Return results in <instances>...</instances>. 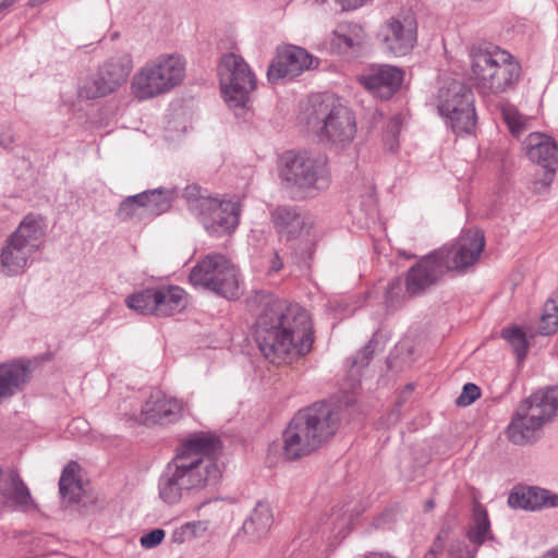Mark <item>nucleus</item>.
<instances>
[{
  "instance_id": "1",
  "label": "nucleus",
  "mask_w": 558,
  "mask_h": 558,
  "mask_svg": "<svg viewBox=\"0 0 558 558\" xmlns=\"http://www.w3.org/2000/svg\"><path fill=\"white\" fill-rule=\"evenodd\" d=\"M255 341L266 360L288 364L306 355L313 345L308 312L286 300L269 299L255 323Z\"/></svg>"
},
{
  "instance_id": "2",
  "label": "nucleus",
  "mask_w": 558,
  "mask_h": 558,
  "mask_svg": "<svg viewBox=\"0 0 558 558\" xmlns=\"http://www.w3.org/2000/svg\"><path fill=\"white\" fill-rule=\"evenodd\" d=\"M220 450L217 436L197 433L185 439L159 477L160 498L173 505L185 495L214 487L221 478L216 461Z\"/></svg>"
},
{
  "instance_id": "3",
  "label": "nucleus",
  "mask_w": 558,
  "mask_h": 558,
  "mask_svg": "<svg viewBox=\"0 0 558 558\" xmlns=\"http://www.w3.org/2000/svg\"><path fill=\"white\" fill-rule=\"evenodd\" d=\"M339 412L328 403H314L295 413L283 432V452L295 460L316 451L335 436Z\"/></svg>"
},
{
  "instance_id": "4",
  "label": "nucleus",
  "mask_w": 558,
  "mask_h": 558,
  "mask_svg": "<svg viewBox=\"0 0 558 558\" xmlns=\"http://www.w3.org/2000/svg\"><path fill=\"white\" fill-rule=\"evenodd\" d=\"M471 78L483 95H499L513 88L521 75V65L514 57L492 44L474 46L470 50Z\"/></svg>"
},
{
  "instance_id": "5",
  "label": "nucleus",
  "mask_w": 558,
  "mask_h": 558,
  "mask_svg": "<svg viewBox=\"0 0 558 558\" xmlns=\"http://www.w3.org/2000/svg\"><path fill=\"white\" fill-rule=\"evenodd\" d=\"M278 177L283 187L304 196L328 190L331 172L326 156L306 150H289L280 156Z\"/></svg>"
},
{
  "instance_id": "6",
  "label": "nucleus",
  "mask_w": 558,
  "mask_h": 558,
  "mask_svg": "<svg viewBox=\"0 0 558 558\" xmlns=\"http://www.w3.org/2000/svg\"><path fill=\"white\" fill-rule=\"evenodd\" d=\"M46 230L47 222L41 215H26L1 247L0 272L8 277L22 274L32 256L39 251Z\"/></svg>"
},
{
  "instance_id": "7",
  "label": "nucleus",
  "mask_w": 558,
  "mask_h": 558,
  "mask_svg": "<svg viewBox=\"0 0 558 558\" xmlns=\"http://www.w3.org/2000/svg\"><path fill=\"white\" fill-rule=\"evenodd\" d=\"M306 124L322 140L333 145L351 143L356 133L353 112L332 96L311 102L306 109Z\"/></svg>"
},
{
  "instance_id": "8",
  "label": "nucleus",
  "mask_w": 558,
  "mask_h": 558,
  "mask_svg": "<svg viewBox=\"0 0 558 558\" xmlns=\"http://www.w3.org/2000/svg\"><path fill=\"white\" fill-rule=\"evenodd\" d=\"M184 77V58L180 54H161L133 76L131 88L137 99L146 100L170 92Z\"/></svg>"
},
{
  "instance_id": "9",
  "label": "nucleus",
  "mask_w": 558,
  "mask_h": 558,
  "mask_svg": "<svg viewBox=\"0 0 558 558\" xmlns=\"http://www.w3.org/2000/svg\"><path fill=\"white\" fill-rule=\"evenodd\" d=\"M190 282L226 299L240 296L239 270L223 254L211 253L201 259L190 272Z\"/></svg>"
},
{
  "instance_id": "10",
  "label": "nucleus",
  "mask_w": 558,
  "mask_h": 558,
  "mask_svg": "<svg viewBox=\"0 0 558 558\" xmlns=\"http://www.w3.org/2000/svg\"><path fill=\"white\" fill-rule=\"evenodd\" d=\"M437 109L454 133H471L476 124L474 95L463 83L447 82L437 93Z\"/></svg>"
},
{
  "instance_id": "11",
  "label": "nucleus",
  "mask_w": 558,
  "mask_h": 558,
  "mask_svg": "<svg viewBox=\"0 0 558 558\" xmlns=\"http://www.w3.org/2000/svg\"><path fill=\"white\" fill-rule=\"evenodd\" d=\"M218 76L225 101L230 108L244 109L256 78L245 60L235 53L225 54L218 64Z\"/></svg>"
},
{
  "instance_id": "12",
  "label": "nucleus",
  "mask_w": 558,
  "mask_h": 558,
  "mask_svg": "<svg viewBox=\"0 0 558 558\" xmlns=\"http://www.w3.org/2000/svg\"><path fill=\"white\" fill-rule=\"evenodd\" d=\"M522 148L531 162L544 169L543 175L532 182L531 190L536 194L548 192L558 171V142L545 133L532 132Z\"/></svg>"
},
{
  "instance_id": "13",
  "label": "nucleus",
  "mask_w": 558,
  "mask_h": 558,
  "mask_svg": "<svg viewBox=\"0 0 558 558\" xmlns=\"http://www.w3.org/2000/svg\"><path fill=\"white\" fill-rule=\"evenodd\" d=\"M383 49L395 57L409 54L417 40V22L410 12L388 19L378 33Z\"/></svg>"
},
{
  "instance_id": "14",
  "label": "nucleus",
  "mask_w": 558,
  "mask_h": 558,
  "mask_svg": "<svg viewBox=\"0 0 558 558\" xmlns=\"http://www.w3.org/2000/svg\"><path fill=\"white\" fill-rule=\"evenodd\" d=\"M485 246L484 233L478 229L463 231L454 244L442 246L435 251V256H439L447 271H461L472 266L477 259Z\"/></svg>"
},
{
  "instance_id": "15",
  "label": "nucleus",
  "mask_w": 558,
  "mask_h": 558,
  "mask_svg": "<svg viewBox=\"0 0 558 558\" xmlns=\"http://www.w3.org/2000/svg\"><path fill=\"white\" fill-rule=\"evenodd\" d=\"M206 204L196 217L206 232L215 238L231 235L240 225V203L214 197Z\"/></svg>"
},
{
  "instance_id": "16",
  "label": "nucleus",
  "mask_w": 558,
  "mask_h": 558,
  "mask_svg": "<svg viewBox=\"0 0 558 558\" xmlns=\"http://www.w3.org/2000/svg\"><path fill=\"white\" fill-rule=\"evenodd\" d=\"M447 267L439 256H435V251L422 257L407 272L404 287L408 295H421L436 286L448 272Z\"/></svg>"
},
{
  "instance_id": "17",
  "label": "nucleus",
  "mask_w": 558,
  "mask_h": 558,
  "mask_svg": "<svg viewBox=\"0 0 558 558\" xmlns=\"http://www.w3.org/2000/svg\"><path fill=\"white\" fill-rule=\"evenodd\" d=\"M313 62V56L304 48L286 45L277 48L276 57L267 70V77L275 83L281 78H293L305 70H308Z\"/></svg>"
},
{
  "instance_id": "18",
  "label": "nucleus",
  "mask_w": 558,
  "mask_h": 558,
  "mask_svg": "<svg viewBox=\"0 0 558 558\" xmlns=\"http://www.w3.org/2000/svg\"><path fill=\"white\" fill-rule=\"evenodd\" d=\"M183 410L181 400L166 396L162 391H153L144 402L140 422L147 425L170 424L179 420Z\"/></svg>"
},
{
  "instance_id": "19",
  "label": "nucleus",
  "mask_w": 558,
  "mask_h": 558,
  "mask_svg": "<svg viewBox=\"0 0 558 558\" xmlns=\"http://www.w3.org/2000/svg\"><path fill=\"white\" fill-rule=\"evenodd\" d=\"M359 81L375 97L389 99L400 88L403 71L389 64H375Z\"/></svg>"
},
{
  "instance_id": "20",
  "label": "nucleus",
  "mask_w": 558,
  "mask_h": 558,
  "mask_svg": "<svg viewBox=\"0 0 558 558\" xmlns=\"http://www.w3.org/2000/svg\"><path fill=\"white\" fill-rule=\"evenodd\" d=\"M517 411L529 422L542 428L558 411V387L533 393L519 405Z\"/></svg>"
},
{
  "instance_id": "21",
  "label": "nucleus",
  "mask_w": 558,
  "mask_h": 558,
  "mask_svg": "<svg viewBox=\"0 0 558 558\" xmlns=\"http://www.w3.org/2000/svg\"><path fill=\"white\" fill-rule=\"evenodd\" d=\"M508 505L513 509L531 511L554 508L558 507V495L536 486L522 487L509 495Z\"/></svg>"
},
{
  "instance_id": "22",
  "label": "nucleus",
  "mask_w": 558,
  "mask_h": 558,
  "mask_svg": "<svg viewBox=\"0 0 558 558\" xmlns=\"http://www.w3.org/2000/svg\"><path fill=\"white\" fill-rule=\"evenodd\" d=\"M0 495L4 504L14 509L27 511L34 507L28 488L15 471L1 473Z\"/></svg>"
},
{
  "instance_id": "23",
  "label": "nucleus",
  "mask_w": 558,
  "mask_h": 558,
  "mask_svg": "<svg viewBox=\"0 0 558 558\" xmlns=\"http://www.w3.org/2000/svg\"><path fill=\"white\" fill-rule=\"evenodd\" d=\"M366 34L356 23H339L330 37V49L339 54L357 52L365 44Z\"/></svg>"
},
{
  "instance_id": "24",
  "label": "nucleus",
  "mask_w": 558,
  "mask_h": 558,
  "mask_svg": "<svg viewBox=\"0 0 558 558\" xmlns=\"http://www.w3.org/2000/svg\"><path fill=\"white\" fill-rule=\"evenodd\" d=\"M28 364L8 362L0 364V404L22 390L29 381Z\"/></svg>"
},
{
  "instance_id": "25",
  "label": "nucleus",
  "mask_w": 558,
  "mask_h": 558,
  "mask_svg": "<svg viewBox=\"0 0 558 558\" xmlns=\"http://www.w3.org/2000/svg\"><path fill=\"white\" fill-rule=\"evenodd\" d=\"M271 221L281 235H286L288 240L301 235L306 223L300 215L296 207L289 205L277 206L271 211Z\"/></svg>"
},
{
  "instance_id": "26",
  "label": "nucleus",
  "mask_w": 558,
  "mask_h": 558,
  "mask_svg": "<svg viewBox=\"0 0 558 558\" xmlns=\"http://www.w3.org/2000/svg\"><path fill=\"white\" fill-rule=\"evenodd\" d=\"M156 316L167 317L186 306L185 291L178 286H161L155 290Z\"/></svg>"
},
{
  "instance_id": "27",
  "label": "nucleus",
  "mask_w": 558,
  "mask_h": 558,
  "mask_svg": "<svg viewBox=\"0 0 558 558\" xmlns=\"http://www.w3.org/2000/svg\"><path fill=\"white\" fill-rule=\"evenodd\" d=\"M132 58L129 53H121L109 58L99 68V72L116 92L126 83L132 71Z\"/></svg>"
},
{
  "instance_id": "28",
  "label": "nucleus",
  "mask_w": 558,
  "mask_h": 558,
  "mask_svg": "<svg viewBox=\"0 0 558 558\" xmlns=\"http://www.w3.org/2000/svg\"><path fill=\"white\" fill-rule=\"evenodd\" d=\"M274 522V514L268 504L258 501L251 515L243 523V531L252 541L265 536Z\"/></svg>"
},
{
  "instance_id": "29",
  "label": "nucleus",
  "mask_w": 558,
  "mask_h": 558,
  "mask_svg": "<svg viewBox=\"0 0 558 558\" xmlns=\"http://www.w3.org/2000/svg\"><path fill=\"white\" fill-rule=\"evenodd\" d=\"M78 472V463L72 461L63 469L59 481L60 495L63 499H66L69 504L78 502L83 492Z\"/></svg>"
},
{
  "instance_id": "30",
  "label": "nucleus",
  "mask_w": 558,
  "mask_h": 558,
  "mask_svg": "<svg viewBox=\"0 0 558 558\" xmlns=\"http://www.w3.org/2000/svg\"><path fill=\"white\" fill-rule=\"evenodd\" d=\"M541 428L537 424L529 422L525 416H521L519 412H515L510 425L508 426L507 433L510 441L514 445H526L536 440Z\"/></svg>"
},
{
  "instance_id": "31",
  "label": "nucleus",
  "mask_w": 558,
  "mask_h": 558,
  "mask_svg": "<svg viewBox=\"0 0 558 558\" xmlns=\"http://www.w3.org/2000/svg\"><path fill=\"white\" fill-rule=\"evenodd\" d=\"M113 92L99 70L85 76L78 87V96L87 100L106 97Z\"/></svg>"
},
{
  "instance_id": "32",
  "label": "nucleus",
  "mask_w": 558,
  "mask_h": 558,
  "mask_svg": "<svg viewBox=\"0 0 558 558\" xmlns=\"http://www.w3.org/2000/svg\"><path fill=\"white\" fill-rule=\"evenodd\" d=\"M488 537H490V522L487 510L481 504H476L473 507V525L468 532V538L478 547Z\"/></svg>"
},
{
  "instance_id": "33",
  "label": "nucleus",
  "mask_w": 558,
  "mask_h": 558,
  "mask_svg": "<svg viewBox=\"0 0 558 558\" xmlns=\"http://www.w3.org/2000/svg\"><path fill=\"white\" fill-rule=\"evenodd\" d=\"M145 195L144 207L148 217L159 216L166 213L171 206V192L165 189H155L138 193Z\"/></svg>"
},
{
  "instance_id": "34",
  "label": "nucleus",
  "mask_w": 558,
  "mask_h": 558,
  "mask_svg": "<svg viewBox=\"0 0 558 558\" xmlns=\"http://www.w3.org/2000/svg\"><path fill=\"white\" fill-rule=\"evenodd\" d=\"M155 290L156 287L146 288L129 295L125 299L126 306L140 314L156 316Z\"/></svg>"
},
{
  "instance_id": "35",
  "label": "nucleus",
  "mask_w": 558,
  "mask_h": 558,
  "mask_svg": "<svg viewBox=\"0 0 558 558\" xmlns=\"http://www.w3.org/2000/svg\"><path fill=\"white\" fill-rule=\"evenodd\" d=\"M500 110L502 119L513 136L519 137L529 129L531 119L519 112L514 106L510 104H502L500 106Z\"/></svg>"
},
{
  "instance_id": "36",
  "label": "nucleus",
  "mask_w": 558,
  "mask_h": 558,
  "mask_svg": "<svg viewBox=\"0 0 558 558\" xmlns=\"http://www.w3.org/2000/svg\"><path fill=\"white\" fill-rule=\"evenodd\" d=\"M145 195H132L128 196L123 199L117 210V217L122 221H128L131 219H143L147 216V213L144 207L143 198Z\"/></svg>"
},
{
  "instance_id": "37",
  "label": "nucleus",
  "mask_w": 558,
  "mask_h": 558,
  "mask_svg": "<svg viewBox=\"0 0 558 558\" xmlns=\"http://www.w3.org/2000/svg\"><path fill=\"white\" fill-rule=\"evenodd\" d=\"M183 196L187 202L190 211L196 217L207 205L206 203L214 198L206 194V191H203L202 187L196 184L186 186L184 189Z\"/></svg>"
},
{
  "instance_id": "38",
  "label": "nucleus",
  "mask_w": 558,
  "mask_h": 558,
  "mask_svg": "<svg viewBox=\"0 0 558 558\" xmlns=\"http://www.w3.org/2000/svg\"><path fill=\"white\" fill-rule=\"evenodd\" d=\"M502 337L512 347L518 360L521 362L524 360L529 343L525 333L519 327H510L502 330Z\"/></svg>"
},
{
  "instance_id": "39",
  "label": "nucleus",
  "mask_w": 558,
  "mask_h": 558,
  "mask_svg": "<svg viewBox=\"0 0 558 558\" xmlns=\"http://www.w3.org/2000/svg\"><path fill=\"white\" fill-rule=\"evenodd\" d=\"M376 345L377 341L375 340V338H372L367 342V344L362 350L356 352V354L352 357L350 376L353 377L354 380H360V372L362 368L366 367L369 364V361L375 352Z\"/></svg>"
},
{
  "instance_id": "40",
  "label": "nucleus",
  "mask_w": 558,
  "mask_h": 558,
  "mask_svg": "<svg viewBox=\"0 0 558 558\" xmlns=\"http://www.w3.org/2000/svg\"><path fill=\"white\" fill-rule=\"evenodd\" d=\"M407 291H403V286L400 279L393 280L387 288L385 294V302L387 307L395 308L401 304L405 296Z\"/></svg>"
},
{
  "instance_id": "41",
  "label": "nucleus",
  "mask_w": 558,
  "mask_h": 558,
  "mask_svg": "<svg viewBox=\"0 0 558 558\" xmlns=\"http://www.w3.org/2000/svg\"><path fill=\"white\" fill-rule=\"evenodd\" d=\"M402 129V119L399 116L392 117L386 126L385 142L390 149H395L399 143V134Z\"/></svg>"
},
{
  "instance_id": "42",
  "label": "nucleus",
  "mask_w": 558,
  "mask_h": 558,
  "mask_svg": "<svg viewBox=\"0 0 558 558\" xmlns=\"http://www.w3.org/2000/svg\"><path fill=\"white\" fill-rule=\"evenodd\" d=\"M481 396V390L475 384H465L461 395L457 399V404L468 407L472 404Z\"/></svg>"
},
{
  "instance_id": "43",
  "label": "nucleus",
  "mask_w": 558,
  "mask_h": 558,
  "mask_svg": "<svg viewBox=\"0 0 558 558\" xmlns=\"http://www.w3.org/2000/svg\"><path fill=\"white\" fill-rule=\"evenodd\" d=\"M477 547L470 548L462 541H454L451 543L449 548V555L452 558H475Z\"/></svg>"
},
{
  "instance_id": "44",
  "label": "nucleus",
  "mask_w": 558,
  "mask_h": 558,
  "mask_svg": "<svg viewBox=\"0 0 558 558\" xmlns=\"http://www.w3.org/2000/svg\"><path fill=\"white\" fill-rule=\"evenodd\" d=\"M558 330V316L542 313L538 323V332L544 336L551 335Z\"/></svg>"
},
{
  "instance_id": "45",
  "label": "nucleus",
  "mask_w": 558,
  "mask_h": 558,
  "mask_svg": "<svg viewBox=\"0 0 558 558\" xmlns=\"http://www.w3.org/2000/svg\"><path fill=\"white\" fill-rule=\"evenodd\" d=\"M165 535L162 529H155L141 537V545L146 549L154 548L162 542Z\"/></svg>"
},
{
  "instance_id": "46",
  "label": "nucleus",
  "mask_w": 558,
  "mask_h": 558,
  "mask_svg": "<svg viewBox=\"0 0 558 558\" xmlns=\"http://www.w3.org/2000/svg\"><path fill=\"white\" fill-rule=\"evenodd\" d=\"M347 522L348 519L345 517V511H342L341 508L335 509L325 524L327 525V529L336 530L337 527H342Z\"/></svg>"
},
{
  "instance_id": "47",
  "label": "nucleus",
  "mask_w": 558,
  "mask_h": 558,
  "mask_svg": "<svg viewBox=\"0 0 558 558\" xmlns=\"http://www.w3.org/2000/svg\"><path fill=\"white\" fill-rule=\"evenodd\" d=\"M191 538L192 536L190 535V533H187L184 525H181L180 527L175 529L171 535L172 542L177 544H182Z\"/></svg>"
},
{
  "instance_id": "48",
  "label": "nucleus",
  "mask_w": 558,
  "mask_h": 558,
  "mask_svg": "<svg viewBox=\"0 0 558 558\" xmlns=\"http://www.w3.org/2000/svg\"><path fill=\"white\" fill-rule=\"evenodd\" d=\"M183 525L192 537L196 536L199 533V531L206 530L204 523L201 521L186 522Z\"/></svg>"
},
{
  "instance_id": "49",
  "label": "nucleus",
  "mask_w": 558,
  "mask_h": 558,
  "mask_svg": "<svg viewBox=\"0 0 558 558\" xmlns=\"http://www.w3.org/2000/svg\"><path fill=\"white\" fill-rule=\"evenodd\" d=\"M448 532L445 530V529H441L440 533L438 534V536L436 537V539L434 541L429 551L430 553H434V554H439L444 549V542H442V537L444 536H447Z\"/></svg>"
},
{
  "instance_id": "50",
  "label": "nucleus",
  "mask_w": 558,
  "mask_h": 558,
  "mask_svg": "<svg viewBox=\"0 0 558 558\" xmlns=\"http://www.w3.org/2000/svg\"><path fill=\"white\" fill-rule=\"evenodd\" d=\"M543 313L558 316V299H548L544 304Z\"/></svg>"
},
{
  "instance_id": "51",
  "label": "nucleus",
  "mask_w": 558,
  "mask_h": 558,
  "mask_svg": "<svg viewBox=\"0 0 558 558\" xmlns=\"http://www.w3.org/2000/svg\"><path fill=\"white\" fill-rule=\"evenodd\" d=\"M283 267V262L277 251L274 252L270 258L269 271L277 272Z\"/></svg>"
},
{
  "instance_id": "52",
  "label": "nucleus",
  "mask_w": 558,
  "mask_h": 558,
  "mask_svg": "<svg viewBox=\"0 0 558 558\" xmlns=\"http://www.w3.org/2000/svg\"><path fill=\"white\" fill-rule=\"evenodd\" d=\"M344 10H353L362 7L366 0H338Z\"/></svg>"
},
{
  "instance_id": "53",
  "label": "nucleus",
  "mask_w": 558,
  "mask_h": 558,
  "mask_svg": "<svg viewBox=\"0 0 558 558\" xmlns=\"http://www.w3.org/2000/svg\"><path fill=\"white\" fill-rule=\"evenodd\" d=\"M82 429L83 432H86L87 430V423L81 418H74L70 425H69V429L70 432L72 433L73 429Z\"/></svg>"
},
{
  "instance_id": "54",
  "label": "nucleus",
  "mask_w": 558,
  "mask_h": 558,
  "mask_svg": "<svg viewBox=\"0 0 558 558\" xmlns=\"http://www.w3.org/2000/svg\"><path fill=\"white\" fill-rule=\"evenodd\" d=\"M13 143L11 135H0V146L8 148Z\"/></svg>"
},
{
  "instance_id": "55",
  "label": "nucleus",
  "mask_w": 558,
  "mask_h": 558,
  "mask_svg": "<svg viewBox=\"0 0 558 558\" xmlns=\"http://www.w3.org/2000/svg\"><path fill=\"white\" fill-rule=\"evenodd\" d=\"M15 2L16 0H2L0 2V14H2L5 10L11 8Z\"/></svg>"
},
{
  "instance_id": "56",
  "label": "nucleus",
  "mask_w": 558,
  "mask_h": 558,
  "mask_svg": "<svg viewBox=\"0 0 558 558\" xmlns=\"http://www.w3.org/2000/svg\"><path fill=\"white\" fill-rule=\"evenodd\" d=\"M541 558H558V546L546 551Z\"/></svg>"
},
{
  "instance_id": "57",
  "label": "nucleus",
  "mask_w": 558,
  "mask_h": 558,
  "mask_svg": "<svg viewBox=\"0 0 558 558\" xmlns=\"http://www.w3.org/2000/svg\"><path fill=\"white\" fill-rule=\"evenodd\" d=\"M434 508V501L432 499L425 502V509L428 511Z\"/></svg>"
},
{
  "instance_id": "58",
  "label": "nucleus",
  "mask_w": 558,
  "mask_h": 558,
  "mask_svg": "<svg viewBox=\"0 0 558 558\" xmlns=\"http://www.w3.org/2000/svg\"><path fill=\"white\" fill-rule=\"evenodd\" d=\"M437 557V554H434V553H430L428 551L424 558H436Z\"/></svg>"
}]
</instances>
